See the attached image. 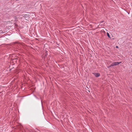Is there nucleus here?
Returning <instances> with one entry per match:
<instances>
[{"label": "nucleus", "instance_id": "f257e3e1", "mask_svg": "<svg viewBox=\"0 0 132 132\" xmlns=\"http://www.w3.org/2000/svg\"><path fill=\"white\" fill-rule=\"evenodd\" d=\"M121 63V62H113L110 65L108 66V68H109L110 67H111L114 66H116L117 65H118L119 64Z\"/></svg>", "mask_w": 132, "mask_h": 132}, {"label": "nucleus", "instance_id": "f03ea898", "mask_svg": "<svg viewBox=\"0 0 132 132\" xmlns=\"http://www.w3.org/2000/svg\"><path fill=\"white\" fill-rule=\"evenodd\" d=\"M93 74L95 75L96 77H98L100 76V74L99 73H93Z\"/></svg>", "mask_w": 132, "mask_h": 132}, {"label": "nucleus", "instance_id": "7ed1b4c3", "mask_svg": "<svg viewBox=\"0 0 132 132\" xmlns=\"http://www.w3.org/2000/svg\"><path fill=\"white\" fill-rule=\"evenodd\" d=\"M18 59L17 57L16 58H11V60L13 61V62H16L17 61Z\"/></svg>", "mask_w": 132, "mask_h": 132}, {"label": "nucleus", "instance_id": "20e7f679", "mask_svg": "<svg viewBox=\"0 0 132 132\" xmlns=\"http://www.w3.org/2000/svg\"><path fill=\"white\" fill-rule=\"evenodd\" d=\"M47 51L45 52V53L44 54L43 56L44 58H45V57L47 56Z\"/></svg>", "mask_w": 132, "mask_h": 132}, {"label": "nucleus", "instance_id": "39448f33", "mask_svg": "<svg viewBox=\"0 0 132 132\" xmlns=\"http://www.w3.org/2000/svg\"><path fill=\"white\" fill-rule=\"evenodd\" d=\"M34 130L36 132H38V131H39V130L37 128H35Z\"/></svg>", "mask_w": 132, "mask_h": 132}, {"label": "nucleus", "instance_id": "423d86ee", "mask_svg": "<svg viewBox=\"0 0 132 132\" xmlns=\"http://www.w3.org/2000/svg\"><path fill=\"white\" fill-rule=\"evenodd\" d=\"M107 35L108 36V37H109V38H110V36L108 33V32L107 33Z\"/></svg>", "mask_w": 132, "mask_h": 132}, {"label": "nucleus", "instance_id": "0eeeda50", "mask_svg": "<svg viewBox=\"0 0 132 132\" xmlns=\"http://www.w3.org/2000/svg\"><path fill=\"white\" fill-rule=\"evenodd\" d=\"M104 22V21H102L101 22H100V23H102V22Z\"/></svg>", "mask_w": 132, "mask_h": 132}, {"label": "nucleus", "instance_id": "6e6552de", "mask_svg": "<svg viewBox=\"0 0 132 132\" xmlns=\"http://www.w3.org/2000/svg\"><path fill=\"white\" fill-rule=\"evenodd\" d=\"M116 48H118V46H116Z\"/></svg>", "mask_w": 132, "mask_h": 132}]
</instances>
